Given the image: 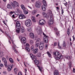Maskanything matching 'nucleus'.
<instances>
[{
  "label": "nucleus",
  "instance_id": "f257e3e1",
  "mask_svg": "<svg viewBox=\"0 0 75 75\" xmlns=\"http://www.w3.org/2000/svg\"><path fill=\"white\" fill-rule=\"evenodd\" d=\"M40 39H38L37 40L35 44V47H39L40 50H42L44 49V43L42 42H40Z\"/></svg>",
  "mask_w": 75,
  "mask_h": 75
},
{
  "label": "nucleus",
  "instance_id": "f03ea898",
  "mask_svg": "<svg viewBox=\"0 0 75 75\" xmlns=\"http://www.w3.org/2000/svg\"><path fill=\"white\" fill-rule=\"evenodd\" d=\"M47 18H50V20L49 21L48 24L49 25H52L54 23V18H53V14L52 13H48L46 16Z\"/></svg>",
  "mask_w": 75,
  "mask_h": 75
},
{
  "label": "nucleus",
  "instance_id": "7ed1b4c3",
  "mask_svg": "<svg viewBox=\"0 0 75 75\" xmlns=\"http://www.w3.org/2000/svg\"><path fill=\"white\" fill-rule=\"evenodd\" d=\"M54 56V57L56 60L60 59H63L64 56L60 54L58 52H53Z\"/></svg>",
  "mask_w": 75,
  "mask_h": 75
},
{
  "label": "nucleus",
  "instance_id": "20e7f679",
  "mask_svg": "<svg viewBox=\"0 0 75 75\" xmlns=\"http://www.w3.org/2000/svg\"><path fill=\"white\" fill-rule=\"evenodd\" d=\"M25 24L27 27H30L31 25V21L30 19L26 20L25 22Z\"/></svg>",
  "mask_w": 75,
  "mask_h": 75
},
{
  "label": "nucleus",
  "instance_id": "39448f33",
  "mask_svg": "<svg viewBox=\"0 0 75 75\" xmlns=\"http://www.w3.org/2000/svg\"><path fill=\"white\" fill-rule=\"evenodd\" d=\"M12 6L13 8L19 7V4L16 1H13V3H12Z\"/></svg>",
  "mask_w": 75,
  "mask_h": 75
},
{
  "label": "nucleus",
  "instance_id": "423d86ee",
  "mask_svg": "<svg viewBox=\"0 0 75 75\" xmlns=\"http://www.w3.org/2000/svg\"><path fill=\"white\" fill-rule=\"evenodd\" d=\"M43 35H44V37L43 38V39L44 40L45 42V43H48V36L45 35L44 33H43Z\"/></svg>",
  "mask_w": 75,
  "mask_h": 75
},
{
  "label": "nucleus",
  "instance_id": "0eeeda50",
  "mask_svg": "<svg viewBox=\"0 0 75 75\" xmlns=\"http://www.w3.org/2000/svg\"><path fill=\"white\" fill-rule=\"evenodd\" d=\"M2 60L3 61V62H4V65L6 67V68H7L8 67L7 65V60L6 58L4 57H3L2 59Z\"/></svg>",
  "mask_w": 75,
  "mask_h": 75
},
{
  "label": "nucleus",
  "instance_id": "6e6552de",
  "mask_svg": "<svg viewBox=\"0 0 75 75\" xmlns=\"http://www.w3.org/2000/svg\"><path fill=\"white\" fill-rule=\"evenodd\" d=\"M39 23L40 25H44L45 24V21L44 20H40Z\"/></svg>",
  "mask_w": 75,
  "mask_h": 75
},
{
  "label": "nucleus",
  "instance_id": "1a4fd4ad",
  "mask_svg": "<svg viewBox=\"0 0 75 75\" xmlns=\"http://www.w3.org/2000/svg\"><path fill=\"white\" fill-rule=\"evenodd\" d=\"M37 32L38 33V34L39 35H41L42 33V30H41V28L40 27L38 28V29L37 30Z\"/></svg>",
  "mask_w": 75,
  "mask_h": 75
},
{
  "label": "nucleus",
  "instance_id": "9d476101",
  "mask_svg": "<svg viewBox=\"0 0 75 75\" xmlns=\"http://www.w3.org/2000/svg\"><path fill=\"white\" fill-rule=\"evenodd\" d=\"M35 5L36 8H40L41 2L40 1H37L36 2Z\"/></svg>",
  "mask_w": 75,
  "mask_h": 75
},
{
  "label": "nucleus",
  "instance_id": "9b49d317",
  "mask_svg": "<svg viewBox=\"0 0 75 75\" xmlns=\"http://www.w3.org/2000/svg\"><path fill=\"white\" fill-rule=\"evenodd\" d=\"M19 18L20 19H24L26 18V16L24 14H21L19 15Z\"/></svg>",
  "mask_w": 75,
  "mask_h": 75
},
{
  "label": "nucleus",
  "instance_id": "f8f14e48",
  "mask_svg": "<svg viewBox=\"0 0 75 75\" xmlns=\"http://www.w3.org/2000/svg\"><path fill=\"white\" fill-rule=\"evenodd\" d=\"M16 25L17 28H20L21 27V25L19 21H17V22Z\"/></svg>",
  "mask_w": 75,
  "mask_h": 75
},
{
  "label": "nucleus",
  "instance_id": "ddd939ff",
  "mask_svg": "<svg viewBox=\"0 0 75 75\" xmlns=\"http://www.w3.org/2000/svg\"><path fill=\"white\" fill-rule=\"evenodd\" d=\"M21 41L22 44H25V42H26V39L25 37H22L21 39Z\"/></svg>",
  "mask_w": 75,
  "mask_h": 75
},
{
  "label": "nucleus",
  "instance_id": "4468645a",
  "mask_svg": "<svg viewBox=\"0 0 75 75\" xmlns=\"http://www.w3.org/2000/svg\"><path fill=\"white\" fill-rule=\"evenodd\" d=\"M48 13H50V14L52 13V11H50L49 12H48L46 14L45 13L43 12L42 13V14L44 16H45V17L47 18V14Z\"/></svg>",
  "mask_w": 75,
  "mask_h": 75
},
{
  "label": "nucleus",
  "instance_id": "2eb2a0df",
  "mask_svg": "<svg viewBox=\"0 0 75 75\" xmlns=\"http://www.w3.org/2000/svg\"><path fill=\"white\" fill-rule=\"evenodd\" d=\"M46 7H47V6L43 5L42 6V9L43 11H46V10L47 9V8H46Z\"/></svg>",
  "mask_w": 75,
  "mask_h": 75
},
{
  "label": "nucleus",
  "instance_id": "dca6fc26",
  "mask_svg": "<svg viewBox=\"0 0 75 75\" xmlns=\"http://www.w3.org/2000/svg\"><path fill=\"white\" fill-rule=\"evenodd\" d=\"M30 56L31 58H32V59H36V56H34L33 54H30Z\"/></svg>",
  "mask_w": 75,
  "mask_h": 75
},
{
  "label": "nucleus",
  "instance_id": "f3484780",
  "mask_svg": "<svg viewBox=\"0 0 75 75\" xmlns=\"http://www.w3.org/2000/svg\"><path fill=\"white\" fill-rule=\"evenodd\" d=\"M7 7L8 9H12V6L9 4H7Z\"/></svg>",
  "mask_w": 75,
  "mask_h": 75
},
{
  "label": "nucleus",
  "instance_id": "a211bd4d",
  "mask_svg": "<svg viewBox=\"0 0 75 75\" xmlns=\"http://www.w3.org/2000/svg\"><path fill=\"white\" fill-rule=\"evenodd\" d=\"M13 68V66H8V71H10Z\"/></svg>",
  "mask_w": 75,
  "mask_h": 75
},
{
  "label": "nucleus",
  "instance_id": "6ab92c4d",
  "mask_svg": "<svg viewBox=\"0 0 75 75\" xmlns=\"http://www.w3.org/2000/svg\"><path fill=\"white\" fill-rule=\"evenodd\" d=\"M33 53H34V54H37L38 51V49L36 48L33 50Z\"/></svg>",
  "mask_w": 75,
  "mask_h": 75
},
{
  "label": "nucleus",
  "instance_id": "aec40b11",
  "mask_svg": "<svg viewBox=\"0 0 75 75\" xmlns=\"http://www.w3.org/2000/svg\"><path fill=\"white\" fill-rule=\"evenodd\" d=\"M65 58L66 59H71V58H72V57L71 56H66L65 57Z\"/></svg>",
  "mask_w": 75,
  "mask_h": 75
},
{
  "label": "nucleus",
  "instance_id": "412c9836",
  "mask_svg": "<svg viewBox=\"0 0 75 75\" xmlns=\"http://www.w3.org/2000/svg\"><path fill=\"white\" fill-rule=\"evenodd\" d=\"M21 7L22 10H23V11L25 10H26L25 7V6H24V5H21Z\"/></svg>",
  "mask_w": 75,
  "mask_h": 75
},
{
  "label": "nucleus",
  "instance_id": "4be33fe9",
  "mask_svg": "<svg viewBox=\"0 0 75 75\" xmlns=\"http://www.w3.org/2000/svg\"><path fill=\"white\" fill-rule=\"evenodd\" d=\"M54 75H59V72L57 70H56L54 72Z\"/></svg>",
  "mask_w": 75,
  "mask_h": 75
},
{
  "label": "nucleus",
  "instance_id": "5701e85b",
  "mask_svg": "<svg viewBox=\"0 0 75 75\" xmlns=\"http://www.w3.org/2000/svg\"><path fill=\"white\" fill-rule=\"evenodd\" d=\"M29 35L31 38H34V33H31L29 34Z\"/></svg>",
  "mask_w": 75,
  "mask_h": 75
},
{
  "label": "nucleus",
  "instance_id": "b1692460",
  "mask_svg": "<svg viewBox=\"0 0 75 75\" xmlns=\"http://www.w3.org/2000/svg\"><path fill=\"white\" fill-rule=\"evenodd\" d=\"M23 12L24 14L27 15L28 14V12L27 11H26V10H25L23 11Z\"/></svg>",
  "mask_w": 75,
  "mask_h": 75
},
{
  "label": "nucleus",
  "instance_id": "393cba45",
  "mask_svg": "<svg viewBox=\"0 0 75 75\" xmlns=\"http://www.w3.org/2000/svg\"><path fill=\"white\" fill-rule=\"evenodd\" d=\"M42 3L43 4V6H47V2L45 0H42Z\"/></svg>",
  "mask_w": 75,
  "mask_h": 75
},
{
  "label": "nucleus",
  "instance_id": "a878e982",
  "mask_svg": "<svg viewBox=\"0 0 75 75\" xmlns=\"http://www.w3.org/2000/svg\"><path fill=\"white\" fill-rule=\"evenodd\" d=\"M35 62L36 65H39V63H40V62L39 61L37 60H35Z\"/></svg>",
  "mask_w": 75,
  "mask_h": 75
},
{
  "label": "nucleus",
  "instance_id": "bb28decb",
  "mask_svg": "<svg viewBox=\"0 0 75 75\" xmlns=\"http://www.w3.org/2000/svg\"><path fill=\"white\" fill-rule=\"evenodd\" d=\"M9 59L10 62L11 63H14V61H13V59H12V58H9Z\"/></svg>",
  "mask_w": 75,
  "mask_h": 75
},
{
  "label": "nucleus",
  "instance_id": "cd10ccee",
  "mask_svg": "<svg viewBox=\"0 0 75 75\" xmlns=\"http://www.w3.org/2000/svg\"><path fill=\"white\" fill-rule=\"evenodd\" d=\"M14 70L15 72V74H17V72L18 71V69L17 68H15L14 69Z\"/></svg>",
  "mask_w": 75,
  "mask_h": 75
},
{
  "label": "nucleus",
  "instance_id": "c85d7f7f",
  "mask_svg": "<svg viewBox=\"0 0 75 75\" xmlns=\"http://www.w3.org/2000/svg\"><path fill=\"white\" fill-rule=\"evenodd\" d=\"M25 49L26 51H27L28 52H30V48H29L28 47H26Z\"/></svg>",
  "mask_w": 75,
  "mask_h": 75
},
{
  "label": "nucleus",
  "instance_id": "c756f323",
  "mask_svg": "<svg viewBox=\"0 0 75 75\" xmlns=\"http://www.w3.org/2000/svg\"><path fill=\"white\" fill-rule=\"evenodd\" d=\"M68 65L69 66L70 68H71V66H72V63H71V62H69L68 63Z\"/></svg>",
  "mask_w": 75,
  "mask_h": 75
},
{
  "label": "nucleus",
  "instance_id": "7c9ffc66",
  "mask_svg": "<svg viewBox=\"0 0 75 75\" xmlns=\"http://www.w3.org/2000/svg\"><path fill=\"white\" fill-rule=\"evenodd\" d=\"M37 67H38L40 71V72H42V67L40 68L39 66H37Z\"/></svg>",
  "mask_w": 75,
  "mask_h": 75
},
{
  "label": "nucleus",
  "instance_id": "2f4dec72",
  "mask_svg": "<svg viewBox=\"0 0 75 75\" xmlns=\"http://www.w3.org/2000/svg\"><path fill=\"white\" fill-rule=\"evenodd\" d=\"M30 44L31 45H33V44H34V41L32 40H30Z\"/></svg>",
  "mask_w": 75,
  "mask_h": 75
},
{
  "label": "nucleus",
  "instance_id": "473e14b6",
  "mask_svg": "<svg viewBox=\"0 0 75 75\" xmlns=\"http://www.w3.org/2000/svg\"><path fill=\"white\" fill-rule=\"evenodd\" d=\"M70 29H69L68 28L67 29V34L68 35H69V34H70Z\"/></svg>",
  "mask_w": 75,
  "mask_h": 75
},
{
  "label": "nucleus",
  "instance_id": "72a5a7b5",
  "mask_svg": "<svg viewBox=\"0 0 75 75\" xmlns=\"http://www.w3.org/2000/svg\"><path fill=\"white\" fill-rule=\"evenodd\" d=\"M31 19L32 20L33 22H35V19L34 16L32 17Z\"/></svg>",
  "mask_w": 75,
  "mask_h": 75
},
{
  "label": "nucleus",
  "instance_id": "f704fd0d",
  "mask_svg": "<svg viewBox=\"0 0 75 75\" xmlns=\"http://www.w3.org/2000/svg\"><path fill=\"white\" fill-rule=\"evenodd\" d=\"M13 48L15 52V53H16V54H17L18 53L17 51H16V49H15V48H14V46H13Z\"/></svg>",
  "mask_w": 75,
  "mask_h": 75
},
{
  "label": "nucleus",
  "instance_id": "c9c22d12",
  "mask_svg": "<svg viewBox=\"0 0 75 75\" xmlns=\"http://www.w3.org/2000/svg\"><path fill=\"white\" fill-rule=\"evenodd\" d=\"M20 31V28H17L16 29V32L17 33H19Z\"/></svg>",
  "mask_w": 75,
  "mask_h": 75
},
{
  "label": "nucleus",
  "instance_id": "e433bc0d",
  "mask_svg": "<svg viewBox=\"0 0 75 75\" xmlns=\"http://www.w3.org/2000/svg\"><path fill=\"white\" fill-rule=\"evenodd\" d=\"M37 56L38 57H41V53L40 52L38 53L37 54Z\"/></svg>",
  "mask_w": 75,
  "mask_h": 75
},
{
  "label": "nucleus",
  "instance_id": "4c0bfd02",
  "mask_svg": "<svg viewBox=\"0 0 75 75\" xmlns=\"http://www.w3.org/2000/svg\"><path fill=\"white\" fill-rule=\"evenodd\" d=\"M37 12V10H34L32 12V14L33 15L35 14Z\"/></svg>",
  "mask_w": 75,
  "mask_h": 75
},
{
  "label": "nucleus",
  "instance_id": "58836bf2",
  "mask_svg": "<svg viewBox=\"0 0 75 75\" xmlns=\"http://www.w3.org/2000/svg\"><path fill=\"white\" fill-rule=\"evenodd\" d=\"M21 31H22V33H24L25 32V29L24 28H21Z\"/></svg>",
  "mask_w": 75,
  "mask_h": 75
},
{
  "label": "nucleus",
  "instance_id": "ea45409f",
  "mask_svg": "<svg viewBox=\"0 0 75 75\" xmlns=\"http://www.w3.org/2000/svg\"><path fill=\"white\" fill-rule=\"evenodd\" d=\"M47 54H48L49 57H51V54H50V52H47Z\"/></svg>",
  "mask_w": 75,
  "mask_h": 75
},
{
  "label": "nucleus",
  "instance_id": "a19ab883",
  "mask_svg": "<svg viewBox=\"0 0 75 75\" xmlns=\"http://www.w3.org/2000/svg\"><path fill=\"white\" fill-rule=\"evenodd\" d=\"M63 47H66V44L65 43V41H63Z\"/></svg>",
  "mask_w": 75,
  "mask_h": 75
},
{
  "label": "nucleus",
  "instance_id": "79ce46f5",
  "mask_svg": "<svg viewBox=\"0 0 75 75\" xmlns=\"http://www.w3.org/2000/svg\"><path fill=\"white\" fill-rule=\"evenodd\" d=\"M31 50L32 51H33L34 49V46H32L31 47Z\"/></svg>",
  "mask_w": 75,
  "mask_h": 75
},
{
  "label": "nucleus",
  "instance_id": "37998d69",
  "mask_svg": "<svg viewBox=\"0 0 75 75\" xmlns=\"http://www.w3.org/2000/svg\"><path fill=\"white\" fill-rule=\"evenodd\" d=\"M58 47L59 49H61V47L59 46V42H58Z\"/></svg>",
  "mask_w": 75,
  "mask_h": 75
},
{
  "label": "nucleus",
  "instance_id": "c03bdc74",
  "mask_svg": "<svg viewBox=\"0 0 75 75\" xmlns=\"http://www.w3.org/2000/svg\"><path fill=\"white\" fill-rule=\"evenodd\" d=\"M18 75H23L21 72H19L18 74Z\"/></svg>",
  "mask_w": 75,
  "mask_h": 75
},
{
  "label": "nucleus",
  "instance_id": "a18cd8bd",
  "mask_svg": "<svg viewBox=\"0 0 75 75\" xmlns=\"http://www.w3.org/2000/svg\"><path fill=\"white\" fill-rule=\"evenodd\" d=\"M14 13V12H12V11H11L10 13L9 14H10L11 15V14H13Z\"/></svg>",
  "mask_w": 75,
  "mask_h": 75
},
{
  "label": "nucleus",
  "instance_id": "49530a36",
  "mask_svg": "<svg viewBox=\"0 0 75 75\" xmlns=\"http://www.w3.org/2000/svg\"><path fill=\"white\" fill-rule=\"evenodd\" d=\"M12 42L13 44V45L14 46V47H16V46L15 44H14V42H13V41L12 40Z\"/></svg>",
  "mask_w": 75,
  "mask_h": 75
},
{
  "label": "nucleus",
  "instance_id": "de8ad7c7",
  "mask_svg": "<svg viewBox=\"0 0 75 75\" xmlns=\"http://www.w3.org/2000/svg\"><path fill=\"white\" fill-rule=\"evenodd\" d=\"M0 67H4V65L2 64H0Z\"/></svg>",
  "mask_w": 75,
  "mask_h": 75
},
{
  "label": "nucleus",
  "instance_id": "09e8293b",
  "mask_svg": "<svg viewBox=\"0 0 75 75\" xmlns=\"http://www.w3.org/2000/svg\"><path fill=\"white\" fill-rule=\"evenodd\" d=\"M54 30L55 31H57V30H58V29H57V28H55Z\"/></svg>",
  "mask_w": 75,
  "mask_h": 75
},
{
  "label": "nucleus",
  "instance_id": "8fccbe9b",
  "mask_svg": "<svg viewBox=\"0 0 75 75\" xmlns=\"http://www.w3.org/2000/svg\"><path fill=\"white\" fill-rule=\"evenodd\" d=\"M57 43L56 42H55L54 43V46L55 47V46H56V45H57Z\"/></svg>",
  "mask_w": 75,
  "mask_h": 75
},
{
  "label": "nucleus",
  "instance_id": "3c124183",
  "mask_svg": "<svg viewBox=\"0 0 75 75\" xmlns=\"http://www.w3.org/2000/svg\"><path fill=\"white\" fill-rule=\"evenodd\" d=\"M18 12L19 13H22V11H21V10H20L19 11H18Z\"/></svg>",
  "mask_w": 75,
  "mask_h": 75
},
{
  "label": "nucleus",
  "instance_id": "603ef678",
  "mask_svg": "<svg viewBox=\"0 0 75 75\" xmlns=\"http://www.w3.org/2000/svg\"><path fill=\"white\" fill-rule=\"evenodd\" d=\"M47 45H45V49H47Z\"/></svg>",
  "mask_w": 75,
  "mask_h": 75
},
{
  "label": "nucleus",
  "instance_id": "864d4df0",
  "mask_svg": "<svg viewBox=\"0 0 75 75\" xmlns=\"http://www.w3.org/2000/svg\"><path fill=\"white\" fill-rule=\"evenodd\" d=\"M3 74H7V72H6V71H4L3 72Z\"/></svg>",
  "mask_w": 75,
  "mask_h": 75
},
{
  "label": "nucleus",
  "instance_id": "5fc2aeb1",
  "mask_svg": "<svg viewBox=\"0 0 75 75\" xmlns=\"http://www.w3.org/2000/svg\"><path fill=\"white\" fill-rule=\"evenodd\" d=\"M26 47H29V44L28 43H26Z\"/></svg>",
  "mask_w": 75,
  "mask_h": 75
},
{
  "label": "nucleus",
  "instance_id": "6e6d98bb",
  "mask_svg": "<svg viewBox=\"0 0 75 75\" xmlns=\"http://www.w3.org/2000/svg\"><path fill=\"white\" fill-rule=\"evenodd\" d=\"M63 13H64V11H63V10H62V14H63Z\"/></svg>",
  "mask_w": 75,
  "mask_h": 75
},
{
  "label": "nucleus",
  "instance_id": "4d7b16f0",
  "mask_svg": "<svg viewBox=\"0 0 75 75\" xmlns=\"http://www.w3.org/2000/svg\"><path fill=\"white\" fill-rule=\"evenodd\" d=\"M73 72L74 73H75V69L74 68H73Z\"/></svg>",
  "mask_w": 75,
  "mask_h": 75
},
{
  "label": "nucleus",
  "instance_id": "13d9d810",
  "mask_svg": "<svg viewBox=\"0 0 75 75\" xmlns=\"http://www.w3.org/2000/svg\"><path fill=\"white\" fill-rule=\"evenodd\" d=\"M27 69H25V70H24V71H25V74H26L27 73Z\"/></svg>",
  "mask_w": 75,
  "mask_h": 75
},
{
  "label": "nucleus",
  "instance_id": "bf43d9fd",
  "mask_svg": "<svg viewBox=\"0 0 75 75\" xmlns=\"http://www.w3.org/2000/svg\"><path fill=\"white\" fill-rule=\"evenodd\" d=\"M3 23H4V24L5 25H6V22H5V21H3Z\"/></svg>",
  "mask_w": 75,
  "mask_h": 75
},
{
  "label": "nucleus",
  "instance_id": "052dcab7",
  "mask_svg": "<svg viewBox=\"0 0 75 75\" xmlns=\"http://www.w3.org/2000/svg\"><path fill=\"white\" fill-rule=\"evenodd\" d=\"M28 7L30 9H32V8L29 6H28Z\"/></svg>",
  "mask_w": 75,
  "mask_h": 75
},
{
  "label": "nucleus",
  "instance_id": "680f3d73",
  "mask_svg": "<svg viewBox=\"0 0 75 75\" xmlns=\"http://www.w3.org/2000/svg\"><path fill=\"white\" fill-rule=\"evenodd\" d=\"M24 64L25 66L26 67H27V66H26V65H25V62H24Z\"/></svg>",
  "mask_w": 75,
  "mask_h": 75
},
{
  "label": "nucleus",
  "instance_id": "e2e57ef3",
  "mask_svg": "<svg viewBox=\"0 0 75 75\" xmlns=\"http://www.w3.org/2000/svg\"><path fill=\"white\" fill-rule=\"evenodd\" d=\"M0 31H1V32H2V33H4V31H3V30H2L1 29H0Z\"/></svg>",
  "mask_w": 75,
  "mask_h": 75
},
{
  "label": "nucleus",
  "instance_id": "0e129e2a",
  "mask_svg": "<svg viewBox=\"0 0 75 75\" xmlns=\"http://www.w3.org/2000/svg\"><path fill=\"white\" fill-rule=\"evenodd\" d=\"M57 35H59V33H57Z\"/></svg>",
  "mask_w": 75,
  "mask_h": 75
},
{
  "label": "nucleus",
  "instance_id": "69168bd1",
  "mask_svg": "<svg viewBox=\"0 0 75 75\" xmlns=\"http://www.w3.org/2000/svg\"><path fill=\"white\" fill-rule=\"evenodd\" d=\"M16 10H17V11H18H18H19L20 10V9H18V8H17L16 9Z\"/></svg>",
  "mask_w": 75,
  "mask_h": 75
},
{
  "label": "nucleus",
  "instance_id": "338daca9",
  "mask_svg": "<svg viewBox=\"0 0 75 75\" xmlns=\"http://www.w3.org/2000/svg\"><path fill=\"white\" fill-rule=\"evenodd\" d=\"M38 16H40V14H38L37 15H36V17H38Z\"/></svg>",
  "mask_w": 75,
  "mask_h": 75
},
{
  "label": "nucleus",
  "instance_id": "774afa93",
  "mask_svg": "<svg viewBox=\"0 0 75 75\" xmlns=\"http://www.w3.org/2000/svg\"><path fill=\"white\" fill-rule=\"evenodd\" d=\"M72 37H73V40H75V38L74 37V36H72Z\"/></svg>",
  "mask_w": 75,
  "mask_h": 75
}]
</instances>
